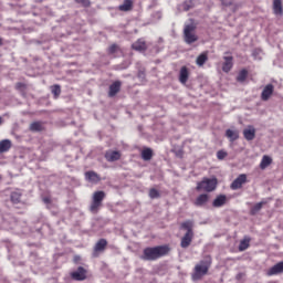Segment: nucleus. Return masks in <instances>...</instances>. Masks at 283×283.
Wrapping results in <instances>:
<instances>
[{
    "instance_id": "c85d7f7f",
    "label": "nucleus",
    "mask_w": 283,
    "mask_h": 283,
    "mask_svg": "<svg viewBox=\"0 0 283 283\" xmlns=\"http://www.w3.org/2000/svg\"><path fill=\"white\" fill-rule=\"evenodd\" d=\"M226 136L227 138H230V140H238V138H240V134L238 133V130H232V129H227L226 132Z\"/></svg>"
},
{
    "instance_id": "58836bf2",
    "label": "nucleus",
    "mask_w": 283,
    "mask_h": 283,
    "mask_svg": "<svg viewBox=\"0 0 283 283\" xmlns=\"http://www.w3.org/2000/svg\"><path fill=\"white\" fill-rule=\"evenodd\" d=\"M25 88L27 86L24 83L19 82L15 84V90H18L19 92H25Z\"/></svg>"
},
{
    "instance_id": "a878e982",
    "label": "nucleus",
    "mask_w": 283,
    "mask_h": 283,
    "mask_svg": "<svg viewBox=\"0 0 283 283\" xmlns=\"http://www.w3.org/2000/svg\"><path fill=\"white\" fill-rule=\"evenodd\" d=\"M264 205H266V201H261L254 205L250 210L251 216H256L262 210V207H264Z\"/></svg>"
},
{
    "instance_id": "0eeeda50",
    "label": "nucleus",
    "mask_w": 283,
    "mask_h": 283,
    "mask_svg": "<svg viewBox=\"0 0 283 283\" xmlns=\"http://www.w3.org/2000/svg\"><path fill=\"white\" fill-rule=\"evenodd\" d=\"M247 185V175L245 174H241L238 176V178H235L232 184L230 185V189H232V191H238V189H242V186Z\"/></svg>"
},
{
    "instance_id": "ea45409f",
    "label": "nucleus",
    "mask_w": 283,
    "mask_h": 283,
    "mask_svg": "<svg viewBox=\"0 0 283 283\" xmlns=\"http://www.w3.org/2000/svg\"><path fill=\"white\" fill-rule=\"evenodd\" d=\"M43 202L45 205H50L52 202V199H50V197H45V198H43Z\"/></svg>"
},
{
    "instance_id": "7c9ffc66",
    "label": "nucleus",
    "mask_w": 283,
    "mask_h": 283,
    "mask_svg": "<svg viewBox=\"0 0 283 283\" xmlns=\"http://www.w3.org/2000/svg\"><path fill=\"white\" fill-rule=\"evenodd\" d=\"M51 93L53 94L54 98H59L61 96V85L59 84L52 85Z\"/></svg>"
},
{
    "instance_id": "f704fd0d",
    "label": "nucleus",
    "mask_w": 283,
    "mask_h": 283,
    "mask_svg": "<svg viewBox=\"0 0 283 283\" xmlns=\"http://www.w3.org/2000/svg\"><path fill=\"white\" fill-rule=\"evenodd\" d=\"M179 81L180 83H182V85H185V83L189 81V72H181L179 76Z\"/></svg>"
},
{
    "instance_id": "e433bc0d",
    "label": "nucleus",
    "mask_w": 283,
    "mask_h": 283,
    "mask_svg": "<svg viewBox=\"0 0 283 283\" xmlns=\"http://www.w3.org/2000/svg\"><path fill=\"white\" fill-rule=\"evenodd\" d=\"M227 156H229V154H227V151H224V150H218V153H217L218 160H224V158Z\"/></svg>"
},
{
    "instance_id": "6ab92c4d",
    "label": "nucleus",
    "mask_w": 283,
    "mask_h": 283,
    "mask_svg": "<svg viewBox=\"0 0 283 283\" xmlns=\"http://www.w3.org/2000/svg\"><path fill=\"white\" fill-rule=\"evenodd\" d=\"M279 273H283V262L276 263L274 266L270 268L268 271V275H279Z\"/></svg>"
},
{
    "instance_id": "bb28decb",
    "label": "nucleus",
    "mask_w": 283,
    "mask_h": 283,
    "mask_svg": "<svg viewBox=\"0 0 283 283\" xmlns=\"http://www.w3.org/2000/svg\"><path fill=\"white\" fill-rule=\"evenodd\" d=\"M207 61H209V55L207 53H201L197 57L196 63H197V65H199V67H202V65H205L207 63Z\"/></svg>"
},
{
    "instance_id": "79ce46f5",
    "label": "nucleus",
    "mask_w": 283,
    "mask_h": 283,
    "mask_svg": "<svg viewBox=\"0 0 283 283\" xmlns=\"http://www.w3.org/2000/svg\"><path fill=\"white\" fill-rule=\"evenodd\" d=\"M0 45H3V40L0 38Z\"/></svg>"
},
{
    "instance_id": "2f4dec72",
    "label": "nucleus",
    "mask_w": 283,
    "mask_h": 283,
    "mask_svg": "<svg viewBox=\"0 0 283 283\" xmlns=\"http://www.w3.org/2000/svg\"><path fill=\"white\" fill-rule=\"evenodd\" d=\"M252 56H253V59H255V61H262V50L254 49L252 52Z\"/></svg>"
},
{
    "instance_id": "9d476101",
    "label": "nucleus",
    "mask_w": 283,
    "mask_h": 283,
    "mask_svg": "<svg viewBox=\"0 0 283 283\" xmlns=\"http://www.w3.org/2000/svg\"><path fill=\"white\" fill-rule=\"evenodd\" d=\"M122 85L123 83H120V81H115L113 84L109 85V88H108L109 98H114V96H116V94L120 92Z\"/></svg>"
},
{
    "instance_id": "2eb2a0df",
    "label": "nucleus",
    "mask_w": 283,
    "mask_h": 283,
    "mask_svg": "<svg viewBox=\"0 0 283 283\" xmlns=\"http://www.w3.org/2000/svg\"><path fill=\"white\" fill-rule=\"evenodd\" d=\"M243 137L245 140H254L255 139V127L249 125L247 128L243 129Z\"/></svg>"
},
{
    "instance_id": "4468645a",
    "label": "nucleus",
    "mask_w": 283,
    "mask_h": 283,
    "mask_svg": "<svg viewBox=\"0 0 283 283\" xmlns=\"http://www.w3.org/2000/svg\"><path fill=\"white\" fill-rule=\"evenodd\" d=\"M228 201H229V199L226 197V195H219L212 201V207H214L216 209H220V207H224V205Z\"/></svg>"
},
{
    "instance_id": "dca6fc26",
    "label": "nucleus",
    "mask_w": 283,
    "mask_h": 283,
    "mask_svg": "<svg viewBox=\"0 0 283 283\" xmlns=\"http://www.w3.org/2000/svg\"><path fill=\"white\" fill-rule=\"evenodd\" d=\"M118 10L119 12H132L134 10V0H124Z\"/></svg>"
},
{
    "instance_id": "ddd939ff",
    "label": "nucleus",
    "mask_w": 283,
    "mask_h": 283,
    "mask_svg": "<svg viewBox=\"0 0 283 283\" xmlns=\"http://www.w3.org/2000/svg\"><path fill=\"white\" fill-rule=\"evenodd\" d=\"M209 198L210 197L208 193L199 195L193 201L195 207H206V205L209 202Z\"/></svg>"
},
{
    "instance_id": "a18cd8bd",
    "label": "nucleus",
    "mask_w": 283,
    "mask_h": 283,
    "mask_svg": "<svg viewBox=\"0 0 283 283\" xmlns=\"http://www.w3.org/2000/svg\"><path fill=\"white\" fill-rule=\"evenodd\" d=\"M241 72H247V70H241Z\"/></svg>"
},
{
    "instance_id": "f03ea898",
    "label": "nucleus",
    "mask_w": 283,
    "mask_h": 283,
    "mask_svg": "<svg viewBox=\"0 0 283 283\" xmlns=\"http://www.w3.org/2000/svg\"><path fill=\"white\" fill-rule=\"evenodd\" d=\"M180 228L186 231L180 241L181 249H189L191 242H193V222L191 220L184 221Z\"/></svg>"
},
{
    "instance_id": "b1692460",
    "label": "nucleus",
    "mask_w": 283,
    "mask_h": 283,
    "mask_svg": "<svg viewBox=\"0 0 283 283\" xmlns=\"http://www.w3.org/2000/svg\"><path fill=\"white\" fill-rule=\"evenodd\" d=\"M270 165H273V158H271L268 155H264L260 163V169H266V167H270Z\"/></svg>"
},
{
    "instance_id": "c756f323",
    "label": "nucleus",
    "mask_w": 283,
    "mask_h": 283,
    "mask_svg": "<svg viewBox=\"0 0 283 283\" xmlns=\"http://www.w3.org/2000/svg\"><path fill=\"white\" fill-rule=\"evenodd\" d=\"M21 196L22 195L19 191L11 192V196H10L11 202L13 205H19V202H21Z\"/></svg>"
},
{
    "instance_id": "7ed1b4c3",
    "label": "nucleus",
    "mask_w": 283,
    "mask_h": 283,
    "mask_svg": "<svg viewBox=\"0 0 283 283\" xmlns=\"http://www.w3.org/2000/svg\"><path fill=\"white\" fill-rule=\"evenodd\" d=\"M211 256H208V260H201L198 264H196L192 273V280H202V277H205V275L209 273V269H211Z\"/></svg>"
},
{
    "instance_id": "5701e85b",
    "label": "nucleus",
    "mask_w": 283,
    "mask_h": 283,
    "mask_svg": "<svg viewBox=\"0 0 283 283\" xmlns=\"http://www.w3.org/2000/svg\"><path fill=\"white\" fill-rule=\"evenodd\" d=\"M273 12L274 14H276V17H282L283 14L282 0L273 1Z\"/></svg>"
},
{
    "instance_id": "f257e3e1",
    "label": "nucleus",
    "mask_w": 283,
    "mask_h": 283,
    "mask_svg": "<svg viewBox=\"0 0 283 283\" xmlns=\"http://www.w3.org/2000/svg\"><path fill=\"white\" fill-rule=\"evenodd\" d=\"M170 251L171 248L168 244L147 247L143 250L140 260H144L145 262H156V260H160V258L169 255Z\"/></svg>"
},
{
    "instance_id": "72a5a7b5",
    "label": "nucleus",
    "mask_w": 283,
    "mask_h": 283,
    "mask_svg": "<svg viewBox=\"0 0 283 283\" xmlns=\"http://www.w3.org/2000/svg\"><path fill=\"white\" fill-rule=\"evenodd\" d=\"M247 78H249V73L248 72H241L238 76H237V81L239 83H244V81H247Z\"/></svg>"
},
{
    "instance_id": "473e14b6",
    "label": "nucleus",
    "mask_w": 283,
    "mask_h": 283,
    "mask_svg": "<svg viewBox=\"0 0 283 283\" xmlns=\"http://www.w3.org/2000/svg\"><path fill=\"white\" fill-rule=\"evenodd\" d=\"M74 1L82 8H90L92 6V2L90 0H74Z\"/></svg>"
},
{
    "instance_id": "4be33fe9",
    "label": "nucleus",
    "mask_w": 283,
    "mask_h": 283,
    "mask_svg": "<svg viewBox=\"0 0 283 283\" xmlns=\"http://www.w3.org/2000/svg\"><path fill=\"white\" fill-rule=\"evenodd\" d=\"M12 149V142L10 139H3L0 142V154H6Z\"/></svg>"
},
{
    "instance_id": "37998d69",
    "label": "nucleus",
    "mask_w": 283,
    "mask_h": 283,
    "mask_svg": "<svg viewBox=\"0 0 283 283\" xmlns=\"http://www.w3.org/2000/svg\"><path fill=\"white\" fill-rule=\"evenodd\" d=\"M1 123H3V118L2 117H0V125H1Z\"/></svg>"
},
{
    "instance_id": "aec40b11",
    "label": "nucleus",
    "mask_w": 283,
    "mask_h": 283,
    "mask_svg": "<svg viewBox=\"0 0 283 283\" xmlns=\"http://www.w3.org/2000/svg\"><path fill=\"white\" fill-rule=\"evenodd\" d=\"M223 60H224L222 65L223 72H231L233 67V56H224Z\"/></svg>"
},
{
    "instance_id": "412c9836",
    "label": "nucleus",
    "mask_w": 283,
    "mask_h": 283,
    "mask_svg": "<svg viewBox=\"0 0 283 283\" xmlns=\"http://www.w3.org/2000/svg\"><path fill=\"white\" fill-rule=\"evenodd\" d=\"M30 132H45V124L43 122H33L29 127Z\"/></svg>"
},
{
    "instance_id": "6e6552de",
    "label": "nucleus",
    "mask_w": 283,
    "mask_h": 283,
    "mask_svg": "<svg viewBox=\"0 0 283 283\" xmlns=\"http://www.w3.org/2000/svg\"><path fill=\"white\" fill-rule=\"evenodd\" d=\"M107 249V239H99L93 248V258H98V253H103Z\"/></svg>"
},
{
    "instance_id": "f3484780",
    "label": "nucleus",
    "mask_w": 283,
    "mask_h": 283,
    "mask_svg": "<svg viewBox=\"0 0 283 283\" xmlns=\"http://www.w3.org/2000/svg\"><path fill=\"white\" fill-rule=\"evenodd\" d=\"M132 48L136 52H146V50H147V42H145V40H143V39H139L135 43L132 44Z\"/></svg>"
},
{
    "instance_id": "393cba45",
    "label": "nucleus",
    "mask_w": 283,
    "mask_h": 283,
    "mask_svg": "<svg viewBox=\"0 0 283 283\" xmlns=\"http://www.w3.org/2000/svg\"><path fill=\"white\" fill-rule=\"evenodd\" d=\"M142 158L147 163L154 158V150L151 148H144L142 150Z\"/></svg>"
},
{
    "instance_id": "9b49d317",
    "label": "nucleus",
    "mask_w": 283,
    "mask_h": 283,
    "mask_svg": "<svg viewBox=\"0 0 283 283\" xmlns=\"http://www.w3.org/2000/svg\"><path fill=\"white\" fill-rule=\"evenodd\" d=\"M120 151L118 150H107L105 153V158L107 163H116V160H120Z\"/></svg>"
},
{
    "instance_id": "423d86ee",
    "label": "nucleus",
    "mask_w": 283,
    "mask_h": 283,
    "mask_svg": "<svg viewBox=\"0 0 283 283\" xmlns=\"http://www.w3.org/2000/svg\"><path fill=\"white\" fill-rule=\"evenodd\" d=\"M105 191L99 190V191H95L93 193V201L90 206V212L91 213H98V209H101V207H103V201L105 200Z\"/></svg>"
},
{
    "instance_id": "1a4fd4ad",
    "label": "nucleus",
    "mask_w": 283,
    "mask_h": 283,
    "mask_svg": "<svg viewBox=\"0 0 283 283\" xmlns=\"http://www.w3.org/2000/svg\"><path fill=\"white\" fill-rule=\"evenodd\" d=\"M87 271L84 270L83 266H80L77 269V271L73 272L71 274V277H73V280H76L77 282H83V280H85L87 277Z\"/></svg>"
},
{
    "instance_id": "39448f33",
    "label": "nucleus",
    "mask_w": 283,
    "mask_h": 283,
    "mask_svg": "<svg viewBox=\"0 0 283 283\" xmlns=\"http://www.w3.org/2000/svg\"><path fill=\"white\" fill-rule=\"evenodd\" d=\"M196 23L185 24L184 27V41L187 45L196 43L198 41V34H196Z\"/></svg>"
},
{
    "instance_id": "c9c22d12",
    "label": "nucleus",
    "mask_w": 283,
    "mask_h": 283,
    "mask_svg": "<svg viewBox=\"0 0 283 283\" xmlns=\"http://www.w3.org/2000/svg\"><path fill=\"white\" fill-rule=\"evenodd\" d=\"M149 198H151V200L160 198V192L156 188H153L149 190Z\"/></svg>"
},
{
    "instance_id": "20e7f679",
    "label": "nucleus",
    "mask_w": 283,
    "mask_h": 283,
    "mask_svg": "<svg viewBox=\"0 0 283 283\" xmlns=\"http://www.w3.org/2000/svg\"><path fill=\"white\" fill-rule=\"evenodd\" d=\"M218 189V179L217 178H207L205 177L201 181L197 182L196 191L211 193Z\"/></svg>"
},
{
    "instance_id": "f8f14e48",
    "label": "nucleus",
    "mask_w": 283,
    "mask_h": 283,
    "mask_svg": "<svg viewBox=\"0 0 283 283\" xmlns=\"http://www.w3.org/2000/svg\"><path fill=\"white\" fill-rule=\"evenodd\" d=\"M274 86H273V84H268L264 88H263V91H262V93H261V98H262V101H269L270 98H271V96H273V92H274Z\"/></svg>"
},
{
    "instance_id": "4c0bfd02",
    "label": "nucleus",
    "mask_w": 283,
    "mask_h": 283,
    "mask_svg": "<svg viewBox=\"0 0 283 283\" xmlns=\"http://www.w3.org/2000/svg\"><path fill=\"white\" fill-rule=\"evenodd\" d=\"M116 52H118V44H112L108 48V54H116Z\"/></svg>"
},
{
    "instance_id": "a211bd4d",
    "label": "nucleus",
    "mask_w": 283,
    "mask_h": 283,
    "mask_svg": "<svg viewBox=\"0 0 283 283\" xmlns=\"http://www.w3.org/2000/svg\"><path fill=\"white\" fill-rule=\"evenodd\" d=\"M85 179L88 180V182H101V176L94 170L86 171Z\"/></svg>"
},
{
    "instance_id": "a19ab883",
    "label": "nucleus",
    "mask_w": 283,
    "mask_h": 283,
    "mask_svg": "<svg viewBox=\"0 0 283 283\" xmlns=\"http://www.w3.org/2000/svg\"><path fill=\"white\" fill-rule=\"evenodd\" d=\"M180 72H187V66L181 67Z\"/></svg>"
},
{
    "instance_id": "cd10ccee",
    "label": "nucleus",
    "mask_w": 283,
    "mask_h": 283,
    "mask_svg": "<svg viewBox=\"0 0 283 283\" xmlns=\"http://www.w3.org/2000/svg\"><path fill=\"white\" fill-rule=\"evenodd\" d=\"M249 247H251V239L244 238L243 240L240 241L239 251H247Z\"/></svg>"
},
{
    "instance_id": "c03bdc74",
    "label": "nucleus",
    "mask_w": 283,
    "mask_h": 283,
    "mask_svg": "<svg viewBox=\"0 0 283 283\" xmlns=\"http://www.w3.org/2000/svg\"><path fill=\"white\" fill-rule=\"evenodd\" d=\"M1 180H3V177L0 175V182H1Z\"/></svg>"
}]
</instances>
